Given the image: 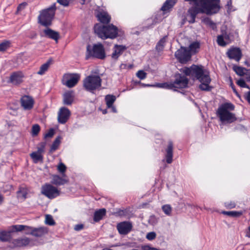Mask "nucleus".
Returning a JSON list of instances; mask_svg holds the SVG:
<instances>
[{"label":"nucleus","instance_id":"obj_1","mask_svg":"<svg viewBox=\"0 0 250 250\" xmlns=\"http://www.w3.org/2000/svg\"><path fill=\"white\" fill-rule=\"evenodd\" d=\"M180 71L186 76H190L193 80H198L201 83L199 86L201 90L205 91L211 90V87L209 86L211 79L208 73L205 71L202 65L193 64L190 67H183L180 69Z\"/></svg>","mask_w":250,"mask_h":250},{"label":"nucleus","instance_id":"obj_2","mask_svg":"<svg viewBox=\"0 0 250 250\" xmlns=\"http://www.w3.org/2000/svg\"><path fill=\"white\" fill-rule=\"evenodd\" d=\"M234 109V106L231 103H227L222 104L217 109V116L222 123H231L236 120L235 114L230 112Z\"/></svg>","mask_w":250,"mask_h":250},{"label":"nucleus","instance_id":"obj_3","mask_svg":"<svg viewBox=\"0 0 250 250\" xmlns=\"http://www.w3.org/2000/svg\"><path fill=\"white\" fill-rule=\"evenodd\" d=\"M95 33L101 39H115L117 37L118 28L113 24L107 26L97 24L94 26Z\"/></svg>","mask_w":250,"mask_h":250},{"label":"nucleus","instance_id":"obj_4","mask_svg":"<svg viewBox=\"0 0 250 250\" xmlns=\"http://www.w3.org/2000/svg\"><path fill=\"white\" fill-rule=\"evenodd\" d=\"M188 83V79L181 74L175 75V79L173 82L158 83L156 86L160 88L167 89L183 88L187 86Z\"/></svg>","mask_w":250,"mask_h":250},{"label":"nucleus","instance_id":"obj_5","mask_svg":"<svg viewBox=\"0 0 250 250\" xmlns=\"http://www.w3.org/2000/svg\"><path fill=\"white\" fill-rule=\"evenodd\" d=\"M56 9L55 3H54L49 8L41 11L38 17L39 23L45 27L51 25Z\"/></svg>","mask_w":250,"mask_h":250},{"label":"nucleus","instance_id":"obj_6","mask_svg":"<svg viewBox=\"0 0 250 250\" xmlns=\"http://www.w3.org/2000/svg\"><path fill=\"white\" fill-rule=\"evenodd\" d=\"M105 57L104 49L101 43L95 44L93 46L89 44L87 46L85 56L86 60L90 58H96L102 60Z\"/></svg>","mask_w":250,"mask_h":250},{"label":"nucleus","instance_id":"obj_7","mask_svg":"<svg viewBox=\"0 0 250 250\" xmlns=\"http://www.w3.org/2000/svg\"><path fill=\"white\" fill-rule=\"evenodd\" d=\"M102 79L98 75H90L86 77L83 81V86L89 92L93 91L101 86Z\"/></svg>","mask_w":250,"mask_h":250},{"label":"nucleus","instance_id":"obj_8","mask_svg":"<svg viewBox=\"0 0 250 250\" xmlns=\"http://www.w3.org/2000/svg\"><path fill=\"white\" fill-rule=\"evenodd\" d=\"M58 188L49 184H45L41 188V193L49 199H53L60 195Z\"/></svg>","mask_w":250,"mask_h":250},{"label":"nucleus","instance_id":"obj_9","mask_svg":"<svg viewBox=\"0 0 250 250\" xmlns=\"http://www.w3.org/2000/svg\"><path fill=\"white\" fill-rule=\"evenodd\" d=\"M80 79V75L77 73L65 74L62 80L63 85L69 88L74 87Z\"/></svg>","mask_w":250,"mask_h":250},{"label":"nucleus","instance_id":"obj_10","mask_svg":"<svg viewBox=\"0 0 250 250\" xmlns=\"http://www.w3.org/2000/svg\"><path fill=\"white\" fill-rule=\"evenodd\" d=\"M175 56L182 63H186L191 59V54L187 48L181 47L175 53Z\"/></svg>","mask_w":250,"mask_h":250},{"label":"nucleus","instance_id":"obj_11","mask_svg":"<svg viewBox=\"0 0 250 250\" xmlns=\"http://www.w3.org/2000/svg\"><path fill=\"white\" fill-rule=\"evenodd\" d=\"M70 116V111L68 108L65 107H61L58 112V122L62 124H65L69 119Z\"/></svg>","mask_w":250,"mask_h":250},{"label":"nucleus","instance_id":"obj_12","mask_svg":"<svg viewBox=\"0 0 250 250\" xmlns=\"http://www.w3.org/2000/svg\"><path fill=\"white\" fill-rule=\"evenodd\" d=\"M34 100L32 97L25 95L21 99V106L25 110H30L33 107Z\"/></svg>","mask_w":250,"mask_h":250},{"label":"nucleus","instance_id":"obj_13","mask_svg":"<svg viewBox=\"0 0 250 250\" xmlns=\"http://www.w3.org/2000/svg\"><path fill=\"white\" fill-rule=\"evenodd\" d=\"M227 54L229 59L234 60L237 62H239L242 56L241 50L238 47L230 48L228 51Z\"/></svg>","mask_w":250,"mask_h":250},{"label":"nucleus","instance_id":"obj_14","mask_svg":"<svg viewBox=\"0 0 250 250\" xmlns=\"http://www.w3.org/2000/svg\"><path fill=\"white\" fill-rule=\"evenodd\" d=\"M202 6H197L191 7L188 10V18L189 23H193L195 22L196 15L199 13H206L205 12L202 11Z\"/></svg>","mask_w":250,"mask_h":250},{"label":"nucleus","instance_id":"obj_15","mask_svg":"<svg viewBox=\"0 0 250 250\" xmlns=\"http://www.w3.org/2000/svg\"><path fill=\"white\" fill-rule=\"evenodd\" d=\"M132 224L128 222H121L117 225V229L121 234H126L132 229Z\"/></svg>","mask_w":250,"mask_h":250},{"label":"nucleus","instance_id":"obj_16","mask_svg":"<svg viewBox=\"0 0 250 250\" xmlns=\"http://www.w3.org/2000/svg\"><path fill=\"white\" fill-rule=\"evenodd\" d=\"M42 37H47L55 40L57 42L59 38V34L58 32L55 31L49 28L44 29L41 33Z\"/></svg>","mask_w":250,"mask_h":250},{"label":"nucleus","instance_id":"obj_17","mask_svg":"<svg viewBox=\"0 0 250 250\" xmlns=\"http://www.w3.org/2000/svg\"><path fill=\"white\" fill-rule=\"evenodd\" d=\"M24 77V76L22 72L21 71L16 72L11 75L10 81L13 84L17 85L22 82Z\"/></svg>","mask_w":250,"mask_h":250},{"label":"nucleus","instance_id":"obj_18","mask_svg":"<svg viewBox=\"0 0 250 250\" xmlns=\"http://www.w3.org/2000/svg\"><path fill=\"white\" fill-rule=\"evenodd\" d=\"M31 232L30 234L36 237H42L44 235L47 234L48 232V229L45 227H40L35 228L31 227Z\"/></svg>","mask_w":250,"mask_h":250},{"label":"nucleus","instance_id":"obj_19","mask_svg":"<svg viewBox=\"0 0 250 250\" xmlns=\"http://www.w3.org/2000/svg\"><path fill=\"white\" fill-rule=\"evenodd\" d=\"M30 239L27 237L18 238L12 241V244L14 248L26 247L29 245Z\"/></svg>","mask_w":250,"mask_h":250},{"label":"nucleus","instance_id":"obj_20","mask_svg":"<svg viewBox=\"0 0 250 250\" xmlns=\"http://www.w3.org/2000/svg\"><path fill=\"white\" fill-rule=\"evenodd\" d=\"M126 49L125 46L121 45H115L114 47V51L112 54V58L114 59H117L118 57Z\"/></svg>","mask_w":250,"mask_h":250},{"label":"nucleus","instance_id":"obj_21","mask_svg":"<svg viewBox=\"0 0 250 250\" xmlns=\"http://www.w3.org/2000/svg\"><path fill=\"white\" fill-rule=\"evenodd\" d=\"M74 93L73 91L65 92L63 95V103L66 105H70L73 102Z\"/></svg>","mask_w":250,"mask_h":250},{"label":"nucleus","instance_id":"obj_22","mask_svg":"<svg viewBox=\"0 0 250 250\" xmlns=\"http://www.w3.org/2000/svg\"><path fill=\"white\" fill-rule=\"evenodd\" d=\"M167 154L166 155V161L168 164H170L172 162L173 157V144L172 142H168L167 148L166 150Z\"/></svg>","mask_w":250,"mask_h":250},{"label":"nucleus","instance_id":"obj_23","mask_svg":"<svg viewBox=\"0 0 250 250\" xmlns=\"http://www.w3.org/2000/svg\"><path fill=\"white\" fill-rule=\"evenodd\" d=\"M233 70L237 75L240 76H242L245 75H249L250 78H247V81H250V70H247L244 67L237 66H234L233 67Z\"/></svg>","mask_w":250,"mask_h":250},{"label":"nucleus","instance_id":"obj_24","mask_svg":"<svg viewBox=\"0 0 250 250\" xmlns=\"http://www.w3.org/2000/svg\"><path fill=\"white\" fill-rule=\"evenodd\" d=\"M68 181L66 179L62 178L57 175H53L52 177V184L57 186L64 185Z\"/></svg>","mask_w":250,"mask_h":250},{"label":"nucleus","instance_id":"obj_25","mask_svg":"<svg viewBox=\"0 0 250 250\" xmlns=\"http://www.w3.org/2000/svg\"><path fill=\"white\" fill-rule=\"evenodd\" d=\"M97 17L98 20L103 23H108L111 20L110 16L106 12H101L99 13Z\"/></svg>","mask_w":250,"mask_h":250},{"label":"nucleus","instance_id":"obj_26","mask_svg":"<svg viewBox=\"0 0 250 250\" xmlns=\"http://www.w3.org/2000/svg\"><path fill=\"white\" fill-rule=\"evenodd\" d=\"M106 209L104 208L100 209L95 212L94 214V220L98 222L101 220L105 215Z\"/></svg>","mask_w":250,"mask_h":250},{"label":"nucleus","instance_id":"obj_27","mask_svg":"<svg viewBox=\"0 0 250 250\" xmlns=\"http://www.w3.org/2000/svg\"><path fill=\"white\" fill-rule=\"evenodd\" d=\"M200 43L199 42H194L189 46V51L190 54H196L199 51Z\"/></svg>","mask_w":250,"mask_h":250},{"label":"nucleus","instance_id":"obj_28","mask_svg":"<svg viewBox=\"0 0 250 250\" xmlns=\"http://www.w3.org/2000/svg\"><path fill=\"white\" fill-rule=\"evenodd\" d=\"M177 0H167L161 8L163 11H166L172 8L176 3Z\"/></svg>","mask_w":250,"mask_h":250},{"label":"nucleus","instance_id":"obj_29","mask_svg":"<svg viewBox=\"0 0 250 250\" xmlns=\"http://www.w3.org/2000/svg\"><path fill=\"white\" fill-rule=\"evenodd\" d=\"M51 62V60H49L46 62L42 65L40 68V70L37 72V74L40 75L44 74L45 72L48 69Z\"/></svg>","mask_w":250,"mask_h":250},{"label":"nucleus","instance_id":"obj_30","mask_svg":"<svg viewBox=\"0 0 250 250\" xmlns=\"http://www.w3.org/2000/svg\"><path fill=\"white\" fill-rule=\"evenodd\" d=\"M31 158L32 159L34 163H37L39 162L43 161V155L36 152H33L30 154Z\"/></svg>","mask_w":250,"mask_h":250},{"label":"nucleus","instance_id":"obj_31","mask_svg":"<svg viewBox=\"0 0 250 250\" xmlns=\"http://www.w3.org/2000/svg\"><path fill=\"white\" fill-rule=\"evenodd\" d=\"M116 100V97L112 95H107L105 97V101L106 102L107 108L112 107L113 103Z\"/></svg>","mask_w":250,"mask_h":250},{"label":"nucleus","instance_id":"obj_32","mask_svg":"<svg viewBox=\"0 0 250 250\" xmlns=\"http://www.w3.org/2000/svg\"><path fill=\"white\" fill-rule=\"evenodd\" d=\"M11 239L10 233L9 232L3 231L0 232V241L2 242L9 241Z\"/></svg>","mask_w":250,"mask_h":250},{"label":"nucleus","instance_id":"obj_33","mask_svg":"<svg viewBox=\"0 0 250 250\" xmlns=\"http://www.w3.org/2000/svg\"><path fill=\"white\" fill-rule=\"evenodd\" d=\"M61 137L58 136L53 142L52 145L51 146L50 151L53 152L58 149L61 141Z\"/></svg>","mask_w":250,"mask_h":250},{"label":"nucleus","instance_id":"obj_34","mask_svg":"<svg viewBox=\"0 0 250 250\" xmlns=\"http://www.w3.org/2000/svg\"><path fill=\"white\" fill-rule=\"evenodd\" d=\"M202 21L205 24H206L207 26H209L213 29H214L216 28L215 23L213 21H212L210 18H209L208 17H206V18H204L202 19Z\"/></svg>","mask_w":250,"mask_h":250},{"label":"nucleus","instance_id":"obj_35","mask_svg":"<svg viewBox=\"0 0 250 250\" xmlns=\"http://www.w3.org/2000/svg\"><path fill=\"white\" fill-rule=\"evenodd\" d=\"M27 190L26 188H20L17 191V196L19 198L25 199L26 198Z\"/></svg>","mask_w":250,"mask_h":250},{"label":"nucleus","instance_id":"obj_36","mask_svg":"<svg viewBox=\"0 0 250 250\" xmlns=\"http://www.w3.org/2000/svg\"><path fill=\"white\" fill-rule=\"evenodd\" d=\"M167 38V36L164 37L157 43L156 48L158 51H162L163 49Z\"/></svg>","mask_w":250,"mask_h":250},{"label":"nucleus","instance_id":"obj_37","mask_svg":"<svg viewBox=\"0 0 250 250\" xmlns=\"http://www.w3.org/2000/svg\"><path fill=\"white\" fill-rule=\"evenodd\" d=\"M13 229L16 231H21L25 229H31V227L22 225H17L12 226Z\"/></svg>","mask_w":250,"mask_h":250},{"label":"nucleus","instance_id":"obj_38","mask_svg":"<svg viewBox=\"0 0 250 250\" xmlns=\"http://www.w3.org/2000/svg\"><path fill=\"white\" fill-rule=\"evenodd\" d=\"M45 223L49 226L55 225V222L51 215L47 214L45 215Z\"/></svg>","mask_w":250,"mask_h":250},{"label":"nucleus","instance_id":"obj_39","mask_svg":"<svg viewBox=\"0 0 250 250\" xmlns=\"http://www.w3.org/2000/svg\"><path fill=\"white\" fill-rule=\"evenodd\" d=\"M223 213L233 217H238L242 214V211H223Z\"/></svg>","mask_w":250,"mask_h":250},{"label":"nucleus","instance_id":"obj_40","mask_svg":"<svg viewBox=\"0 0 250 250\" xmlns=\"http://www.w3.org/2000/svg\"><path fill=\"white\" fill-rule=\"evenodd\" d=\"M46 146V143L45 142H41L37 146V151H36V152L40 154H42V153L44 152V148Z\"/></svg>","mask_w":250,"mask_h":250},{"label":"nucleus","instance_id":"obj_41","mask_svg":"<svg viewBox=\"0 0 250 250\" xmlns=\"http://www.w3.org/2000/svg\"><path fill=\"white\" fill-rule=\"evenodd\" d=\"M10 42L9 41H4L0 43V51H4L10 47Z\"/></svg>","mask_w":250,"mask_h":250},{"label":"nucleus","instance_id":"obj_42","mask_svg":"<svg viewBox=\"0 0 250 250\" xmlns=\"http://www.w3.org/2000/svg\"><path fill=\"white\" fill-rule=\"evenodd\" d=\"M57 169L59 172L62 174L63 177L65 176L64 173L66 171V167L62 163H59L57 167Z\"/></svg>","mask_w":250,"mask_h":250},{"label":"nucleus","instance_id":"obj_43","mask_svg":"<svg viewBox=\"0 0 250 250\" xmlns=\"http://www.w3.org/2000/svg\"><path fill=\"white\" fill-rule=\"evenodd\" d=\"M162 210L167 215H170L172 211L171 208L169 205H164L162 207Z\"/></svg>","mask_w":250,"mask_h":250},{"label":"nucleus","instance_id":"obj_44","mask_svg":"<svg viewBox=\"0 0 250 250\" xmlns=\"http://www.w3.org/2000/svg\"><path fill=\"white\" fill-rule=\"evenodd\" d=\"M40 130V127L39 125L36 124L32 126V134L33 136H36L39 133Z\"/></svg>","mask_w":250,"mask_h":250},{"label":"nucleus","instance_id":"obj_45","mask_svg":"<svg viewBox=\"0 0 250 250\" xmlns=\"http://www.w3.org/2000/svg\"><path fill=\"white\" fill-rule=\"evenodd\" d=\"M217 42L218 44L221 46H225L227 44L222 35H219L217 37Z\"/></svg>","mask_w":250,"mask_h":250},{"label":"nucleus","instance_id":"obj_46","mask_svg":"<svg viewBox=\"0 0 250 250\" xmlns=\"http://www.w3.org/2000/svg\"><path fill=\"white\" fill-rule=\"evenodd\" d=\"M136 76L140 79L143 80L146 77V73L143 70H139L136 73Z\"/></svg>","mask_w":250,"mask_h":250},{"label":"nucleus","instance_id":"obj_47","mask_svg":"<svg viewBox=\"0 0 250 250\" xmlns=\"http://www.w3.org/2000/svg\"><path fill=\"white\" fill-rule=\"evenodd\" d=\"M156 234L154 232H148L146 236V238L149 240H152L156 238Z\"/></svg>","mask_w":250,"mask_h":250},{"label":"nucleus","instance_id":"obj_48","mask_svg":"<svg viewBox=\"0 0 250 250\" xmlns=\"http://www.w3.org/2000/svg\"><path fill=\"white\" fill-rule=\"evenodd\" d=\"M54 134V130L53 129H50L47 132H46L44 136V138H51Z\"/></svg>","mask_w":250,"mask_h":250},{"label":"nucleus","instance_id":"obj_49","mask_svg":"<svg viewBox=\"0 0 250 250\" xmlns=\"http://www.w3.org/2000/svg\"><path fill=\"white\" fill-rule=\"evenodd\" d=\"M71 0H57V1L60 4H61L64 6H68Z\"/></svg>","mask_w":250,"mask_h":250},{"label":"nucleus","instance_id":"obj_50","mask_svg":"<svg viewBox=\"0 0 250 250\" xmlns=\"http://www.w3.org/2000/svg\"><path fill=\"white\" fill-rule=\"evenodd\" d=\"M235 203L233 201L225 203V206L229 208H233L235 207Z\"/></svg>","mask_w":250,"mask_h":250},{"label":"nucleus","instance_id":"obj_51","mask_svg":"<svg viewBox=\"0 0 250 250\" xmlns=\"http://www.w3.org/2000/svg\"><path fill=\"white\" fill-rule=\"evenodd\" d=\"M236 83L238 85H239L241 87H244V86H246L245 85L246 83L243 79H240L238 80L236 82Z\"/></svg>","mask_w":250,"mask_h":250},{"label":"nucleus","instance_id":"obj_52","mask_svg":"<svg viewBox=\"0 0 250 250\" xmlns=\"http://www.w3.org/2000/svg\"><path fill=\"white\" fill-rule=\"evenodd\" d=\"M244 97L245 99L250 104V90L245 93Z\"/></svg>","mask_w":250,"mask_h":250},{"label":"nucleus","instance_id":"obj_53","mask_svg":"<svg viewBox=\"0 0 250 250\" xmlns=\"http://www.w3.org/2000/svg\"><path fill=\"white\" fill-rule=\"evenodd\" d=\"M229 80H230V86H231V87L232 88L233 92L236 94V95L238 96H239V94L238 93V92H237L235 88V86L232 83V81L231 80V79L230 78L229 79Z\"/></svg>","mask_w":250,"mask_h":250},{"label":"nucleus","instance_id":"obj_54","mask_svg":"<svg viewBox=\"0 0 250 250\" xmlns=\"http://www.w3.org/2000/svg\"><path fill=\"white\" fill-rule=\"evenodd\" d=\"M26 5L27 4L25 2L20 4L17 7V11H19L22 10L24 8Z\"/></svg>","mask_w":250,"mask_h":250},{"label":"nucleus","instance_id":"obj_55","mask_svg":"<svg viewBox=\"0 0 250 250\" xmlns=\"http://www.w3.org/2000/svg\"><path fill=\"white\" fill-rule=\"evenodd\" d=\"M83 226L82 224H78V225H75V226L74 227V229H75V230H76L77 231H79V230L82 229H83Z\"/></svg>","mask_w":250,"mask_h":250},{"label":"nucleus","instance_id":"obj_56","mask_svg":"<svg viewBox=\"0 0 250 250\" xmlns=\"http://www.w3.org/2000/svg\"><path fill=\"white\" fill-rule=\"evenodd\" d=\"M4 197L0 193V205H1L3 202Z\"/></svg>","mask_w":250,"mask_h":250},{"label":"nucleus","instance_id":"obj_57","mask_svg":"<svg viewBox=\"0 0 250 250\" xmlns=\"http://www.w3.org/2000/svg\"><path fill=\"white\" fill-rule=\"evenodd\" d=\"M110 108H111L113 112L116 113L117 112L115 107L113 106V105H112V107H111Z\"/></svg>","mask_w":250,"mask_h":250},{"label":"nucleus","instance_id":"obj_58","mask_svg":"<svg viewBox=\"0 0 250 250\" xmlns=\"http://www.w3.org/2000/svg\"><path fill=\"white\" fill-rule=\"evenodd\" d=\"M24 230H25L27 231L26 234H30V232H31V230L30 229H25Z\"/></svg>","mask_w":250,"mask_h":250},{"label":"nucleus","instance_id":"obj_59","mask_svg":"<svg viewBox=\"0 0 250 250\" xmlns=\"http://www.w3.org/2000/svg\"><path fill=\"white\" fill-rule=\"evenodd\" d=\"M245 64L246 65H247L248 66H250V63H249L247 61H245Z\"/></svg>","mask_w":250,"mask_h":250},{"label":"nucleus","instance_id":"obj_60","mask_svg":"<svg viewBox=\"0 0 250 250\" xmlns=\"http://www.w3.org/2000/svg\"><path fill=\"white\" fill-rule=\"evenodd\" d=\"M82 1H83V2L82 3V4H84L85 3V2H89L90 0H82Z\"/></svg>","mask_w":250,"mask_h":250},{"label":"nucleus","instance_id":"obj_61","mask_svg":"<svg viewBox=\"0 0 250 250\" xmlns=\"http://www.w3.org/2000/svg\"><path fill=\"white\" fill-rule=\"evenodd\" d=\"M245 85H246V86H244V87H245V88H248V89H250V88L249 86L248 85H247L246 83L245 84Z\"/></svg>","mask_w":250,"mask_h":250},{"label":"nucleus","instance_id":"obj_62","mask_svg":"<svg viewBox=\"0 0 250 250\" xmlns=\"http://www.w3.org/2000/svg\"><path fill=\"white\" fill-rule=\"evenodd\" d=\"M103 114H106L107 113V111L106 109L104 110L103 111Z\"/></svg>","mask_w":250,"mask_h":250},{"label":"nucleus","instance_id":"obj_63","mask_svg":"<svg viewBox=\"0 0 250 250\" xmlns=\"http://www.w3.org/2000/svg\"><path fill=\"white\" fill-rule=\"evenodd\" d=\"M143 85L144 86H151V85H149V84H143Z\"/></svg>","mask_w":250,"mask_h":250},{"label":"nucleus","instance_id":"obj_64","mask_svg":"<svg viewBox=\"0 0 250 250\" xmlns=\"http://www.w3.org/2000/svg\"><path fill=\"white\" fill-rule=\"evenodd\" d=\"M248 229H249V231H250V226H249V228H248Z\"/></svg>","mask_w":250,"mask_h":250}]
</instances>
